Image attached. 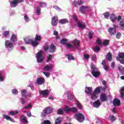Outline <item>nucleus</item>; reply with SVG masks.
Instances as JSON below:
<instances>
[{"mask_svg":"<svg viewBox=\"0 0 124 124\" xmlns=\"http://www.w3.org/2000/svg\"><path fill=\"white\" fill-rule=\"evenodd\" d=\"M97 94L95 93V92H93L92 94H91V98L92 99H96L97 98Z\"/></svg>","mask_w":124,"mask_h":124,"instance_id":"7c9ffc66","label":"nucleus"},{"mask_svg":"<svg viewBox=\"0 0 124 124\" xmlns=\"http://www.w3.org/2000/svg\"><path fill=\"white\" fill-rule=\"evenodd\" d=\"M36 13L37 15H40L41 13V9H40V7L39 6H37L36 7Z\"/></svg>","mask_w":124,"mask_h":124,"instance_id":"a19ab883","label":"nucleus"},{"mask_svg":"<svg viewBox=\"0 0 124 124\" xmlns=\"http://www.w3.org/2000/svg\"><path fill=\"white\" fill-rule=\"evenodd\" d=\"M93 49L94 51V52H97L100 51V47H99L98 46H96L93 47Z\"/></svg>","mask_w":124,"mask_h":124,"instance_id":"473e14b6","label":"nucleus"},{"mask_svg":"<svg viewBox=\"0 0 124 124\" xmlns=\"http://www.w3.org/2000/svg\"><path fill=\"white\" fill-rule=\"evenodd\" d=\"M83 57H84V59H85V60H88L89 59H90V55H89V54H84Z\"/></svg>","mask_w":124,"mask_h":124,"instance_id":"6e6d98bb","label":"nucleus"},{"mask_svg":"<svg viewBox=\"0 0 124 124\" xmlns=\"http://www.w3.org/2000/svg\"><path fill=\"white\" fill-rule=\"evenodd\" d=\"M77 105L79 109H82V105L80 103H78Z\"/></svg>","mask_w":124,"mask_h":124,"instance_id":"0e129e2a","label":"nucleus"},{"mask_svg":"<svg viewBox=\"0 0 124 124\" xmlns=\"http://www.w3.org/2000/svg\"><path fill=\"white\" fill-rule=\"evenodd\" d=\"M10 41L11 42L15 43L16 41H17V37H16V35L13 34L10 38Z\"/></svg>","mask_w":124,"mask_h":124,"instance_id":"412c9836","label":"nucleus"},{"mask_svg":"<svg viewBox=\"0 0 124 124\" xmlns=\"http://www.w3.org/2000/svg\"><path fill=\"white\" fill-rule=\"evenodd\" d=\"M103 45L105 46H108L109 45V40H105L103 42Z\"/></svg>","mask_w":124,"mask_h":124,"instance_id":"a18cd8bd","label":"nucleus"},{"mask_svg":"<svg viewBox=\"0 0 124 124\" xmlns=\"http://www.w3.org/2000/svg\"><path fill=\"white\" fill-rule=\"evenodd\" d=\"M3 118L4 119H6L7 121H10V122H12V118L10 116H8L6 115H4L3 116Z\"/></svg>","mask_w":124,"mask_h":124,"instance_id":"c9c22d12","label":"nucleus"},{"mask_svg":"<svg viewBox=\"0 0 124 124\" xmlns=\"http://www.w3.org/2000/svg\"><path fill=\"white\" fill-rule=\"evenodd\" d=\"M120 28L121 30H124V20H121L120 22Z\"/></svg>","mask_w":124,"mask_h":124,"instance_id":"f704fd0d","label":"nucleus"},{"mask_svg":"<svg viewBox=\"0 0 124 124\" xmlns=\"http://www.w3.org/2000/svg\"><path fill=\"white\" fill-rule=\"evenodd\" d=\"M111 69H114L115 68V62H112L111 63Z\"/></svg>","mask_w":124,"mask_h":124,"instance_id":"69168bd1","label":"nucleus"},{"mask_svg":"<svg viewBox=\"0 0 124 124\" xmlns=\"http://www.w3.org/2000/svg\"><path fill=\"white\" fill-rule=\"evenodd\" d=\"M70 110V112H72L73 113H76V112H78V109H77V108L75 107L71 108Z\"/></svg>","mask_w":124,"mask_h":124,"instance_id":"c756f323","label":"nucleus"},{"mask_svg":"<svg viewBox=\"0 0 124 124\" xmlns=\"http://www.w3.org/2000/svg\"><path fill=\"white\" fill-rule=\"evenodd\" d=\"M24 19H25V22H26V23H28V22H29V17H28L27 15H25Z\"/></svg>","mask_w":124,"mask_h":124,"instance_id":"680f3d73","label":"nucleus"},{"mask_svg":"<svg viewBox=\"0 0 124 124\" xmlns=\"http://www.w3.org/2000/svg\"><path fill=\"white\" fill-rule=\"evenodd\" d=\"M78 27L80 29H82L83 30H85L86 29L87 25L84 23H82L80 21H79L78 23Z\"/></svg>","mask_w":124,"mask_h":124,"instance_id":"a211bd4d","label":"nucleus"},{"mask_svg":"<svg viewBox=\"0 0 124 124\" xmlns=\"http://www.w3.org/2000/svg\"><path fill=\"white\" fill-rule=\"evenodd\" d=\"M62 123V117H58L55 120V124H61Z\"/></svg>","mask_w":124,"mask_h":124,"instance_id":"e433bc0d","label":"nucleus"},{"mask_svg":"<svg viewBox=\"0 0 124 124\" xmlns=\"http://www.w3.org/2000/svg\"><path fill=\"white\" fill-rule=\"evenodd\" d=\"M53 112V108L50 107H47L45 108L42 112V117H46L47 115L51 114Z\"/></svg>","mask_w":124,"mask_h":124,"instance_id":"f03ea898","label":"nucleus"},{"mask_svg":"<svg viewBox=\"0 0 124 124\" xmlns=\"http://www.w3.org/2000/svg\"><path fill=\"white\" fill-rule=\"evenodd\" d=\"M5 47L8 48V51H12L13 48H14V46H13V43H11L9 40H6L5 42Z\"/></svg>","mask_w":124,"mask_h":124,"instance_id":"39448f33","label":"nucleus"},{"mask_svg":"<svg viewBox=\"0 0 124 124\" xmlns=\"http://www.w3.org/2000/svg\"><path fill=\"white\" fill-rule=\"evenodd\" d=\"M91 74H92L93 77L95 78H98L99 77L101 73L100 72L97 71V69L94 65H91Z\"/></svg>","mask_w":124,"mask_h":124,"instance_id":"f257e3e1","label":"nucleus"},{"mask_svg":"<svg viewBox=\"0 0 124 124\" xmlns=\"http://www.w3.org/2000/svg\"><path fill=\"white\" fill-rule=\"evenodd\" d=\"M86 9H87V7L83 6L80 7L79 11L81 12L82 14H84V13L85 12V11H86Z\"/></svg>","mask_w":124,"mask_h":124,"instance_id":"a878e982","label":"nucleus"},{"mask_svg":"<svg viewBox=\"0 0 124 124\" xmlns=\"http://www.w3.org/2000/svg\"><path fill=\"white\" fill-rule=\"evenodd\" d=\"M24 41L25 44H31L32 39H29L28 38H24Z\"/></svg>","mask_w":124,"mask_h":124,"instance_id":"aec40b11","label":"nucleus"},{"mask_svg":"<svg viewBox=\"0 0 124 124\" xmlns=\"http://www.w3.org/2000/svg\"><path fill=\"white\" fill-rule=\"evenodd\" d=\"M109 120L113 123V122H114V121H116L117 119L116 118V117H115L114 115H110L109 116Z\"/></svg>","mask_w":124,"mask_h":124,"instance_id":"4c0bfd02","label":"nucleus"},{"mask_svg":"<svg viewBox=\"0 0 124 124\" xmlns=\"http://www.w3.org/2000/svg\"><path fill=\"white\" fill-rule=\"evenodd\" d=\"M104 18H108L110 16V13L106 12L104 14Z\"/></svg>","mask_w":124,"mask_h":124,"instance_id":"864d4df0","label":"nucleus"},{"mask_svg":"<svg viewBox=\"0 0 124 124\" xmlns=\"http://www.w3.org/2000/svg\"><path fill=\"white\" fill-rule=\"evenodd\" d=\"M85 92L87 94L91 93L93 92V88L92 87H86Z\"/></svg>","mask_w":124,"mask_h":124,"instance_id":"b1692460","label":"nucleus"},{"mask_svg":"<svg viewBox=\"0 0 124 124\" xmlns=\"http://www.w3.org/2000/svg\"><path fill=\"white\" fill-rule=\"evenodd\" d=\"M12 92L13 94H17L18 93V91L16 89H13Z\"/></svg>","mask_w":124,"mask_h":124,"instance_id":"e2e57ef3","label":"nucleus"},{"mask_svg":"<svg viewBox=\"0 0 124 124\" xmlns=\"http://www.w3.org/2000/svg\"><path fill=\"white\" fill-rule=\"evenodd\" d=\"M59 23L62 25H64L65 24L68 23V20L66 18L62 19L59 20Z\"/></svg>","mask_w":124,"mask_h":124,"instance_id":"4be33fe9","label":"nucleus"},{"mask_svg":"<svg viewBox=\"0 0 124 124\" xmlns=\"http://www.w3.org/2000/svg\"><path fill=\"white\" fill-rule=\"evenodd\" d=\"M96 42L99 45H102V41H101L99 38H97Z\"/></svg>","mask_w":124,"mask_h":124,"instance_id":"4d7b16f0","label":"nucleus"},{"mask_svg":"<svg viewBox=\"0 0 124 124\" xmlns=\"http://www.w3.org/2000/svg\"><path fill=\"white\" fill-rule=\"evenodd\" d=\"M124 86H123L121 89V96L120 97H124Z\"/></svg>","mask_w":124,"mask_h":124,"instance_id":"c03bdc74","label":"nucleus"},{"mask_svg":"<svg viewBox=\"0 0 124 124\" xmlns=\"http://www.w3.org/2000/svg\"><path fill=\"white\" fill-rule=\"evenodd\" d=\"M113 104L114 106H120L121 105V101L119 99L115 98L113 100Z\"/></svg>","mask_w":124,"mask_h":124,"instance_id":"6ab92c4d","label":"nucleus"},{"mask_svg":"<svg viewBox=\"0 0 124 124\" xmlns=\"http://www.w3.org/2000/svg\"><path fill=\"white\" fill-rule=\"evenodd\" d=\"M121 19H122V16H119L118 17H117V16H116L114 14H112L110 15V20L111 22H114L115 20H117L118 22H120Z\"/></svg>","mask_w":124,"mask_h":124,"instance_id":"1a4fd4ad","label":"nucleus"},{"mask_svg":"<svg viewBox=\"0 0 124 124\" xmlns=\"http://www.w3.org/2000/svg\"><path fill=\"white\" fill-rule=\"evenodd\" d=\"M118 69L120 71L122 72V73H123V72H124V68L123 67V66H121V65L119 66Z\"/></svg>","mask_w":124,"mask_h":124,"instance_id":"8fccbe9b","label":"nucleus"},{"mask_svg":"<svg viewBox=\"0 0 124 124\" xmlns=\"http://www.w3.org/2000/svg\"><path fill=\"white\" fill-rule=\"evenodd\" d=\"M53 58V56L51 54H49L47 58L46 62H51L52 61V58Z\"/></svg>","mask_w":124,"mask_h":124,"instance_id":"37998d69","label":"nucleus"},{"mask_svg":"<svg viewBox=\"0 0 124 124\" xmlns=\"http://www.w3.org/2000/svg\"><path fill=\"white\" fill-rule=\"evenodd\" d=\"M44 82H45V79H44V78L42 77L37 78V84L38 85H42Z\"/></svg>","mask_w":124,"mask_h":124,"instance_id":"f3484780","label":"nucleus"},{"mask_svg":"<svg viewBox=\"0 0 124 124\" xmlns=\"http://www.w3.org/2000/svg\"><path fill=\"white\" fill-rule=\"evenodd\" d=\"M35 40L38 42V41H40V40H41V36L36 35L35 37Z\"/></svg>","mask_w":124,"mask_h":124,"instance_id":"79ce46f5","label":"nucleus"},{"mask_svg":"<svg viewBox=\"0 0 124 124\" xmlns=\"http://www.w3.org/2000/svg\"><path fill=\"white\" fill-rule=\"evenodd\" d=\"M31 45L33 46V47H35V46H37L39 45V42H37V41H33L32 40V42L31 43Z\"/></svg>","mask_w":124,"mask_h":124,"instance_id":"cd10ccee","label":"nucleus"},{"mask_svg":"<svg viewBox=\"0 0 124 124\" xmlns=\"http://www.w3.org/2000/svg\"><path fill=\"white\" fill-rule=\"evenodd\" d=\"M101 105V103L99 100H97L93 103V107L95 108H99V106Z\"/></svg>","mask_w":124,"mask_h":124,"instance_id":"dca6fc26","label":"nucleus"},{"mask_svg":"<svg viewBox=\"0 0 124 124\" xmlns=\"http://www.w3.org/2000/svg\"><path fill=\"white\" fill-rule=\"evenodd\" d=\"M42 124H51V122L48 120H45L43 122Z\"/></svg>","mask_w":124,"mask_h":124,"instance_id":"603ef678","label":"nucleus"},{"mask_svg":"<svg viewBox=\"0 0 124 124\" xmlns=\"http://www.w3.org/2000/svg\"><path fill=\"white\" fill-rule=\"evenodd\" d=\"M10 33H9V31H5L3 32V35H4V37L5 38H7L8 37V35H9Z\"/></svg>","mask_w":124,"mask_h":124,"instance_id":"58836bf2","label":"nucleus"},{"mask_svg":"<svg viewBox=\"0 0 124 124\" xmlns=\"http://www.w3.org/2000/svg\"><path fill=\"white\" fill-rule=\"evenodd\" d=\"M65 57L68 59V61H74L75 58L72 55H67Z\"/></svg>","mask_w":124,"mask_h":124,"instance_id":"c85d7f7f","label":"nucleus"},{"mask_svg":"<svg viewBox=\"0 0 124 124\" xmlns=\"http://www.w3.org/2000/svg\"><path fill=\"white\" fill-rule=\"evenodd\" d=\"M73 46L75 49H78V46L80 45V41L77 39H75L72 42Z\"/></svg>","mask_w":124,"mask_h":124,"instance_id":"9b49d317","label":"nucleus"},{"mask_svg":"<svg viewBox=\"0 0 124 124\" xmlns=\"http://www.w3.org/2000/svg\"><path fill=\"white\" fill-rule=\"evenodd\" d=\"M9 114L12 116H14V115H17V114H18V111H10L9 112Z\"/></svg>","mask_w":124,"mask_h":124,"instance_id":"09e8293b","label":"nucleus"},{"mask_svg":"<svg viewBox=\"0 0 124 124\" xmlns=\"http://www.w3.org/2000/svg\"><path fill=\"white\" fill-rule=\"evenodd\" d=\"M106 60L108 62H111L112 60H113V55L111 52H109L108 53L106 56Z\"/></svg>","mask_w":124,"mask_h":124,"instance_id":"ddd939ff","label":"nucleus"},{"mask_svg":"<svg viewBox=\"0 0 124 124\" xmlns=\"http://www.w3.org/2000/svg\"><path fill=\"white\" fill-rule=\"evenodd\" d=\"M83 3L84 1H83V0H78V2H77V5H81V4H83Z\"/></svg>","mask_w":124,"mask_h":124,"instance_id":"13d9d810","label":"nucleus"},{"mask_svg":"<svg viewBox=\"0 0 124 124\" xmlns=\"http://www.w3.org/2000/svg\"><path fill=\"white\" fill-rule=\"evenodd\" d=\"M100 99L102 102H105V101H107V96H106V94H101L100 96Z\"/></svg>","mask_w":124,"mask_h":124,"instance_id":"2eb2a0df","label":"nucleus"},{"mask_svg":"<svg viewBox=\"0 0 124 124\" xmlns=\"http://www.w3.org/2000/svg\"><path fill=\"white\" fill-rule=\"evenodd\" d=\"M117 61H119L121 63L124 64V53L119 52L118 57H116Z\"/></svg>","mask_w":124,"mask_h":124,"instance_id":"0eeeda50","label":"nucleus"},{"mask_svg":"<svg viewBox=\"0 0 124 124\" xmlns=\"http://www.w3.org/2000/svg\"><path fill=\"white\" fill-rule=\"evenodd\" d=\"M122 34H121V33L120 32H117V33H116V38H117V39H120V37H121V35Z\"/></svg>","mask_w":124,"mask_h":124,"instance_id":"052dcab7","label":"nucleus"},{"mask_svg":"<svg viewBox=\"0 0 124 124\" xmlns=\"http://www.w3.org/2000/svg\"><path fill=\"white\" fill-rule=\"evenodd\" d=\"M21 2H24V0H13L10 2L11 6L12 8L16 7L18 3H21Z\"/></svg>","mask_w":124,"mask_h":124,"instance_id":"423d86ee","label":"nucleus"},{"mask_svg":"<svg viewBox=\"0 0 124 124\" xmlns=\"http://www.w3.org/2000/svg\"><path fill=\"white\" fill-rule=\"evenodd\" d=\"M58 115H62L63 114V110L62 109L59 108L57 111Z\"/></svg>","mask_w":124,"mask_h":124,"instance_id":"49530a36","label":"nucleus"},{"mask_svg":"<svg viewBox=\"0 0 124 124\" xmlns=\"http://www.w3.org/2000/svg\"><path fill=\"white\" fill-rule=\"evenodd\" d=\"M101 90L100 89V88L99 87H97L94 89V91H93L94 93H97V94L100 93V91Z\"/></svg>","mask_w":124,"mask_h":124,"instance_id":"ea45409f","label":"nucleus"},{"mask_svg":"<svg viewBox=\"0 0 124 124\" xmlns=\"http://www.w3.org/2000/svg\"><path fill=\"white\" fill-rule=\"evenodd\" d=\"M58 20L59 18H58V16H56L52 17L51 18V22L52 26H53V27L57 26V25H58Z\"/></svg>","mask_w":124,"mask_h":124,"instance_id":"6e6552de","label":"nucleus"},{"mask_svg":"<svg viewBox=\"0 0 124 124\" xmlns=\"http://www.w3.org/2000/svg\"><path fill=\"white\" fill-rule=\"evenodd\" d=\"M49 93H50V92L48 89L40 91V94H42L43 96H48Z\"/></svg>","mask_w":124,"mask_h":124,"instance_id":"4468645a","label":"nucleus"},{"mask_svg":"<svg viewBox=\"0 0 124 124\" xmlns=\"http://www.w3.org/2000/svg\"><path fill=\"white\" fill-rule=\"evenodd\" d=\"M43 51L42 50H40V52H38L36 54V57L37 58V61L39 63H41L42 62H43L44 60V58L43 57V55L42 54Z\"/></svg>","mask_w":124,"mask_h":124,"instance_id":"20e7f679","label":"nucleus"},{"mask_svg":"<svg viewBox=\"0 0 124 124\" xmlns=\"http://www.w3.org/2000/svg\"><path fill=\"white\" fill-rule=\"evenodd\" d=\"M49 47L48 46H45L44 47V49L45 52H46V51H47V50H48V52H49Z\"/></svg>","mask_w":124,"mask_h":124,"instance_id":"338daca9","label":"nucleus"},{"mask_svg":"<svg viewBox=\"0 0 124 124\" xmlns=\"http://www.w3.org/2000/svg\"><path fill=\"white\" fill-rule=\"evenodd\" d=\"M88 35L89 38H90V39H92V38H93V31H90L88 32Z\"/></svg>","mask_w":124,"mask_h":124,"instance_id":"2f4dec72","label":"nucleus"},{"mask_svg":"<svg viewBox=\"0 0 124 124\" xmlns=\"http://www.w3.org/2000/svg\"><path fill=\"white\" fill-rule=\"evenodd\" d=\"M65 112L66 113H68V112H70V108H69L68 107L66 106L65 108L64 109Z\"/></svg>","mask_w":124,"mask_h":124,"instance_id":"5fc2aeb1","label":"nucleus"},{"mask_svg":"<svg viewBox=\"0 0 124 124\" xmlns=\"http://www.w3.org/2000/svg\"><path fill=\"white\" fill-rule=\"evenodd\" d=\"M76 120L79 123H83L85 121V116L80 112H78L75 115Z\"/></svg>","mask_w":124,"mask_h":124,"instance_id":"7ed1b4c3","label":"nucleus"},{"mask_svg":"<svg viewBox=\"0 0 124 124\" xmlns=\"http://www.w3.org/2000/svg\"><path fill=\"white\" fill-rule=\"evenodd\" d=\"M56 50H57V47H56V46L54 45V44L52 43L49 46V52L54 53L56 52Z\"/></svg>","mask_w":124,"mask_h":124,"instance_id":"f8f14e48","label":"nucleus"},{"mask_svg":"<svg viewBox=\"0 0 124 124\" xmlns=\"http://www.w3.org/2000/svg\"><path fill=\"white\" fill-rule=\"evenodd\" d=\"M66 42H67V39L65 38H63L60 41V43L62 45H66Z\"/></svg>","mask_w":124,"mask_h":124,"instance_id":"72a5a7b5","label":"nucleus"},{"mask_svg":"<svg viewBox=\"0 0 124 124\" xmlns=\"http://www.w3.org/2000/svg\"><path fill=\"white\" fill-rule=\"evenodd\" d=\"M20 120L23 124H28V121H27V119L26 118V117L24 115H22L20 117Z\"/></svg>","mask_w":124,"mask_h":124,"instance_id":"5701e85b","label":"nucleus"},{"mask_svg":"<svg viewBox=\"0 0 124 124\" xmlns=\"http://www.w3.org/2000/svg\"><path fill=\"white\" fill-rule=\"evenodd\" d=\"M66 46H67V48H74V46H72V45L69 44V43H66Z\"/></svg>","mask_w":124,"mask_h":124,"instance_id":"3c124183","label":"nucleus"},{"mask_svg":"<svg viewBox=\"0 0 124 124\" xmlns=\"http://www.w3.org/2000/svg\"><path fill=\"white\" fill-rule=\"evenodd\" d=\"M95 60H96V56L94 54L92 57V61H95Z\"/></svg>","mask_w":124,"mask_h":124,"instance_id":"774afa93","label":"nucleus"},{"mask_svg":"<svg viewBox=\"0 0 124 124\" xmlns=\"http://www.w3.org/2000/svg\"><path fill=\"white\" fill-rule=\"evenodd\" d=\"M23 108L24 109H30V108H32V107L31 106V105L30 104L26 107H24Z\"/></svg>","mask_w":124,"mask_h":124,"instance_id":"bf43d9fd","label":"nucleus"},{"mask_svg":"<svg viewBox=\"0 0 124 124\" xmlns=\"http://www.w3.org/2000/svg\"><path fill=\"white\" fill-rule=\"evenodd\" d=\"M51 68H52V66L51 65H46L44 67V69L45 70V71H49Z\"/></svg>","mask_w":124,"mask_h":124,"instance_id":"bb28decb","label":"nucleus"},{"mask_svg":"<svg viewBox=\"0 0 124 124\" xmlns=\"http://www.w3.org/2000/svg\"><path fill=\"white\" fill-rule=\"evenodd\" d=\"M26 93H27V91L26 90H21L22 98H27Z\"/></svg>","mask_w":124,"mask_h":124,"instance_id":"393cba45","label":"nucleus"},{"mask_svg":"<svg viewBox=\"0 0 124 124\" xmlns=\"http://www.w3.org/2000/svg\"><path fill=\"white\" fill-rule=\"evenodd\" d=\"M20 103H21L22 105H24L27 103V102L25 100V98H21Z\"/></svg>","mask_w":124,"mask_h":124,"instance_id":"de8ad7c7","label":"nucleus"},{"mask_svg":"<svg viewBox=\"0 0 124 124\" xmlns=\"http://www.w3.org/2000/svg\"><path fill=\"white\" fill-rule=\"evenodd\" d=\"M116 29H117V27L116 25H113V28H109L108 29V31L110 34V35H114L115 33H116Z\"/></svg>","mask_w":124,"mask_h":124,"instance_id":"9d476101","label":"nucleus"}]
</instances>
